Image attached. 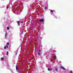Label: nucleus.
<instances>
[{
  "label": "nucleus",
  "instance_id": "nucleus-1",
  "mask_svg": "<svg viewBox=\"0 0 73 73\" xmlns=\"http://www.w3.org/2000/svg\"><path fill=\"white\" fill-rule=\"evenodd\" d=\"M39 21L40 23L44 22V19L43 18L42 19H39Z\"/></svg>",
  "mask_w": 73,
  "mask_h": 73
},
{
  "label": "nucleus",
  "instance_id": "nucleus-2",
  "mask_svg": "<svg viewBox=\"0 0 73 73\" xmlns=\"http://www.w3.org/2000/svg\"><path fill=\"white\" fill-rule=\"evenodd\" d=\"M60 68L61 69H63V70H66L65 69V68H64L63 67V66H60Z\"/></svg>",
  "mask_w": 73,
  "mask_h": 73
},
{
  "label": "nucleus",
  "instance_id": "nucleus-3",
  "mask_svg": "<svg viewBox=\"0 0 73 73\" xmlns=\"http://www.w3.org/2000/svg\"><path fill=\"white\" fill-rule=\"evenodd\" d=\"M13 10L14 11H15V12H18L19 11L17 9H14Z\"/></svg>",
  "mask_w": 73,
  "mask_h": 73
},
{
  "label": "nucleus",
  "instance_id": "nucleus-4",
  "mask_svg": "<svg viewBox=\"0 0 73 73\" xmlns=\"http://www.w3.org/2000/svg\"><path fill=\"white\" fill-rule=\"evenodd\" d=\"M7 32H6L5 33V37H7Z\"/></svg>",
  "mask_w": 73,
  "mask_h": 73
},
{
  "label": "nucleus",
  "instance_id": "nucleus-5",
  "mask_svg": "<svg viewBox=\"0 0 73 73\" xmlns=\"http://www.w3.org/2000/svg\"><path fill=\"white\" fill-rule=\"evenodd\" d=\"M48 71H50L52 70V69L51 68H48Z\"/></svg>",
  "mask_w": 73,
  "mask_h": 73
},
{
  "label": "nucleus",
  "instance_id": "nucleus-6",
  "mask_svg": "<svg viewBox=\"0 0 73 73\" xmlns=\"http://www.w3.org/2000/svg\"><path fill=\"white\" fill-rule=\"evenodd\" d=\"M55 70L56 71V72H58V70L57 69V68H55Z\"/></svg>",
  "mask_w": 73,
  "mask_h": 73
},
{
  "label": "nucleus",
  "instance_id": "nucleus-7",
  "mask_svg": "<svg viewBox=\"0 0 73 73\" xmlns=\"http://www.w3.org/2000/svg\"><path fill=\"white\" fill-rule=\"evenodd\" d=\"M7 30H9V27H7Z\"/></svg>",
  "mask_w": 73,
  "mask_h": 73
},
{
  "label": "nucleus",
  "instance_id": "nucleus-8",
  "mask_svg": "<svg viewBox=\"0 0 73 73\" xmlns=\"http://www.w3.org/2000/svg\"><path fill=\"white\" fill-rule=\"evenodd\" d=\"M17 66H16V69L17 70H18V68H17Z\"/></svg>",
  "mask_w": 73,
  "mask_h": 73
},
{
  "label": "nucleus",
  "instance_id": "nucleus-9",
  "mask_svg": "<svg viewBox=\"0 0 73 73\" xmlns=\"http://www.w3.org/2000/svg\"><path fill=\"white\" fill-rule=\"evenodd\" d=\"M17 23H18V25H19L20 24V21H17Z\"/></svg>",
  "mask_w": 73,
  "mask_h": 73
},
{
  "label": "nucleus",
  "instance_id": "nucleus-10",
  "mask_svg": "<svg viewBox=\"0 0 73 73\" xmlns=\"http://www.w3.org/2000/svg\"><path fill=\"white\" fill-rule=\"evenodd\" d=\"M7 45H9V42H7Z\"/></svg>",
  "mask_w": 73,
  "mask_h": 73
},
{
  "label": "nucleus",
  "instance_id": "nucleus-11",
  "mask_svg": "<svg viewBox=\"0 0 73 73\" xmlns=\"http://www.w3.org/2000/svg\"><path fill=\"white\" fill-rule=\"evenodd\" d=\"M38 54L39 56H40V52H38Z\"/></svg>",
  "mask_w": 73,
  "mask_h": 73
},
{
  "label": "nucleus",
  "instance_id": "nucleus-12",
  "mask_svg": "<svg viewBox=\"0 0 73 73\" xmlns=\"http://www.w3.org/2000/svg\"><path fill=\"white\" fill-rule=\"evenodd\" d=\"M54 58L55 59H56V56H54Z\"/></svg>",
  "mask_w": 73,
  "mask_h": 73
},
{
  "label": "nucleus",
  "instance_id": "nucleus-13",
  "mask_svg": "<svg viewBox=\"0 0 73 73\" xmlns=\"http://www.w3.org/2000/svg\"><path fill=\"white\" fill-rule=\"evenodd\" d=\"M1 59L2 60H4V58H1Z\"/></svg>",
  "mask_w": 73,
  "mask_h": 73
},
{
  "label": "nucleus",
  "instance_id": "nucleus-14",
  "mask_svg": "<svg viewBox=\"0 0 73 73\" xmlns=\"http://www.w3.org/2000/svg\"><path fill=\"white\" fill-rule=\"evenodd\" d=\"M7 56H8V52H7Z\"/></svg>",
  "mask_w": 73,
  "mask_h": 73
},
{
  "label": "nucleus",
  "instance_id": "nucleus-15",
  "mask_svg": "<svg viewBox=\"0 0 73 73\" xmlns=\"http://www.w3.org/2000/svg\"><path fill=\"white\" fill-rule=\"evenodd\" d=\"M45 9H47V7H45Z\"/></svg>",
  "mask_w": 73,
  "mask_h": 73
},
{
  "label": "nucleus",
  "instance_id": "nucleus-16",
  "mask_svg": "<svg viewBox=\"0 0 73 73\" xmlns=\"http://www.w3.org/2000/svg\"><path fill=\"white\" fill-rule=\"evenodd\" d=\"M6 47L7 48H8V45H7L6 46Z\"/></svg>",
  "mask_w": 73,
  "mask_h": 73
},
{
  "label": "nucleus",
  "instance_id": "nucleus-17",
  "mask_svg": "<svg viewBox=\"0 0 73 73\" xmlns=\"http://www.w3.org/2000/svg\"><path fill=\"white\" fill-rule=\"evenodd\" d=\"M4 49H6V46H4Z\"/></svg>",
  "mask_w": 73,
  "mask_h": 73
},
{
  "label": "nucleus",
  "instance_id": "nucleus-18",
  "mask_svg": "<svg viewBox=\"0 0 73 73\" xmlns=\"http://www.w3.org/2000/svg\"><path fill=\"white\" fill-rule=\"evenodd\" d=\"M39 52H41V50H39Z\"/></svg>",
  "mask_w": 73,
  "mask_h": 73
},
{
  "label": "nucleus",
  "instance_id": "nucleus-19",
  "mask_svg": "<svg viewBox=\"0 0 73 73\" xmlns=\"http://www.w3.org/2000/svg\"><path fill=\"white\" fill-rule=\"evenodd\" d=\"M51 12H52V13H53V10H51Z\"/></svg>",
  "mask_w": 73,
  "mask_h": 73
},
{
  "label": "nucleus",
  "instance_id": "nucleus-20",
  "mask_svg": "<svg viewBox=\"0 0 73 73\" xmlns=\"http://www.w3.org/2000/svg\"><path fill=\"white\" fill-rule=\"evenodd\" d=\"M7 9H8V7H7Z\"/></svg>",
  "mask_w": 73,
  "mask_h": 73
},
{
  "label": "nucleus",
  "instance_id": "nucleus-21",
  "mask_svg": "<svg viewBox=\"0 0 73 73\" xmlns=\"http://www.w3.org/2000/svg\"><path fill=\"white\" fill-rule=\"evenodd\" d=\"M23 23V21L21 22V23Z\"/></svg>",
  "mask_w": 73,
  "mask_h": 73
},
{
  "label": "nucleus",
  "instance_id": "nucleus-22",
  "mask_svg": "<svg viewBox=\"0 0 73 73\" xmlns=\"http://www.w3.org/2000/svg\"><path fill=\"white\" fill-rule=\"evenodd\" d=\"M17 52L16 53V55H17Z\"/></svg>",
  "mask_w": 73,
  "mask_h": 73
},
{
  "label": "nucleus",
  "instance_id": "nucleus-23",
  "mask_svg": "<svg viewBox=\"0 0 73 73\" xmlns=\"http://www.w3.org/2000/svg\"><path fill=\"white\" fill-rule=\"evenodd\" d=\"M56 56V55H55V54H54V56Z\"/></svg>",
  "mask_w": 73,
  "mask_h": 73
},
{
  "label": "nucleus",
  "instance_id": "nucleus-24",
  "mask_svg": "<svg viewBox=\"0 0 73 73\" xmlns=\"http://www.w3.org/2000/svg\"><path fill=\"white\" fill-rule=\"evenodd\" d=\"M21 34H23V32H22Z\"/></svg>",
  "mask_w": 73,
  "mask_h": 73
}]
</instances>
